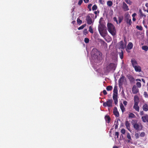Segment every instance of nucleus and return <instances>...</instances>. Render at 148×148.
Returning a JSON list of instances; mask_svg holds the SVG:
<instances>
[{"instance_id": "obj_56", "label": "nucleus", "mask_w": 148, "mask_h": 148, "mask_svg": "<svg viewBox=\"0 0 148 148\" xmlns=\"http://www.w3.org/2000/svg\"><path fill=\"white\" fill-rule=\"evenodd\" d=\"M103 94L104 95H105L107 94V92L106 90H103Z\"/></svg>"}, {"instance_id": "obj_28", "label": "nucleus", "mask_w": 148, "mask_h": 148, "mask_svg": "<svg viewBox=\"0 0 148 148\" xmlns=\"http://www.w3.org/2000/svg\"><path fill=\"white\" fill-rule=\"evenodd\" d=\"M133 47V44L132 42H129L127 45V49L130 50Z\"/></svg>"}, {"instance_id": "obj_11", "label": "nucleus", "mask_w": 148, "mask_h": 148, "mask_svg": "<svg viewBox=\"0 0 148 148\" xmlns=\"http://www.w3.org/2000/svg\"><path fill=\"white\" fill-rule=\"evenodd\" d=\"M141 119L144 123L146 122L148 123V114H146L145 116H142Z\"/></svg>"}, {"instance_id": "obj_12", "label": "nucleus", "mask_w": 148, "mask_h": 148, "mask_svg": "<svg viewBox=\"0 0 148 148\" xmlns=\"http://www.w3.org/2000/svg\"><path fill=\"white\" fill-rule=\"evenodd\" d=\"M122 8L123 10L125 11H127L129 10V8L125 2H123V3Z\"/></svg>"}, {"instance_id": "obj_35", "label": "nucleus", "mask_w": 148, "mask_h": 148, "mask_svg": "<svg viewBox=\"0 0 148 148\" xmlns=\"http://www.w3.org/2000/svg\"><path fill=\"white\" fill-rule=\"evenodd\" d=\"M136 28L137 29L139 30H140V31L142 30H143V27L141 25H140V26L137 25L136 26Z\"/></svg>"}, {"instance_id": "obj_40", "label": "nucleus", "mask_w": 148, "mask_h": 148, "mask_svg": "<svg viewBox=\"0 0 148 148\" xmlns=\"http://www.w3.org/2000/svg\"><path fill=\"white\" fill-rule=\"evenodd\" d=\"M136 85L139 88H140L141 87V83L140 82H138L136 83Z\"/></svg>"}, {"instance_id": "obj_46", "label": "nucleus", "mask_w": 148, "mask_h": 148, "mask_svg": "<svg viewBox=\"0 0 148 148\" xmlns=\"http://www.w3.org/2000/svg\"><path fill=\"white\" fill-rule=\"evenodd\" d=\"M92 5V4H89L88 6V8L89 9L90 11L91 10V6Z\"/></svg>"}, {"instance_id": "obj_18", "label": "nucleus", "mask_w": 148, "mask_h": 148, "mask_svg": "<svg viewBox=\"0 0 148 148\" xmlns=\"http://www.w3.org/2000/svg\"><path fill=\"white\" fill-rule=\"evenodd\" d=\"M131 62L132 63V66L134 68V66H137V62L135 59L131 60Z\"/></svg>"}, {"instance_id": "obj_31", "label": "nucleus", "mask_w": 148, "mask_h": 148, "mask_svg": "<svg viewBox=\"0 0 148 148\" xmlns=\"http://www.w3.org/2000/svg\"><path fill=\"white\" fill-rule=\"evenodd\" d=\"M106 89L107 91H110L112 89V87L111 86H108Z\"/></svg>"}, {"instance_id": "obj_63", "label": "nucleus", "mask_w": 148, "mask_h": 148, "mask_svg": "<svg viewBox=\"0 0 148 148\" xmlns=\"http://www.w3.org/2000/svg\"><path fill=\"white\" fill-rule=\"evenodd\" d=\"M113 148H119L118 147L115 146L114 147H113Z\"/></svg>"}, {"instance_id": "obj_59", "label": "nucleus", "mask_w": 148, "mask_h": 148, "mask_svg": "<svg viewBox=\"0 0 148 148\" xmlns=\"http://www.w3.org/2000/svg\"><path fill=\"white\" fill-rule=\"evenodd\" d=\"M136 15V13H133L132 14V16L133 18L135 17Z\"/></svg>"}, {"instance_id": "obj_60", "label": "nucleus", "mask_w": 148, "mask_h": 148, "mask_svg": "<svg viewBox=\"0 0 148 148\" xmlns=\"http://www.w3.org/2000/svg\"><path fill=\"white\" fill-rule=\"evenodd\" d=\"M85 3H87L88 2L89 0H83Z\"/></svg>"}, {"instance_id": "obj_16", "label": "nucleus", "mask_w": 148, "mask_h": 148, "mask_svg": "<svg viewBox=\"0 0 148 148\" xmlns=\"http://www.w3.org/2000/svg\"><path fill=\"white\" fill-rule=\"evenodd\" d=\"M125 125L126 127V128L127 129L129 130L130 132L131 131L130 130V124L128 122V121H126L125 122Z\"/></svg>"}, {"instance_id": "obj_45", "label": "nucleus", "mask_w": 148, "mask_h": 148, "mask_svg": "<svg viewBox=\"0 0 148 148\" xmlns=\"http://www.w3.org/2000/svg\"><path fill=\"white\" fill-rule=\"evenodd\" d=\"M140 136V135L138 133H136L135 134V136L136 139L138 138Z\"/></svg>"}, {"instance_id": "obj_51", "label": "nucleus", "mask_w": 148, "mask_h": 148, "mask_svg": "<svg viewBox=\"0 0 148 148\" xmlns=\"http://www.w3.org/2000/svg\"><path fill=\"white\" fill-rule=\"evenodd\" d=\"M113 20L114 21H115L116 22V23L117 24H118V21L117 19V18H116V17H114L113 18Z\"/></svg>"}, {"instance_id": "obj_61", "label": "nucleus", "mask_w": 148, "mask_h": 148, "mask_svg": "<svg viewBox=\"0 0 148 148\" xmlns=\"http://www.w3.org/2000/svg\"><path fill=\"white\" fill-rule=\"evenodd\" d=\"M132 20L133 21H135L136 20V19L135 17L133 18Z\"/></svg>"}, {"instance_id": "obj_55", "label": "nucleus", "mask_w": 148, "mask_h": 148, "mask_svg": "<svg viewBox=\"0 0 148 148\" xmlns=\"http://www.w3.org/2000/svg\"><path fill=\"white\" fill-rule=\"evenodd\" d=\"M127 103V102L126 101H123V104L125 106H126Z\"/></svg>"}, {"instance_id": "obj_24", "label": "nucleus", "mask_w": 148, "mask_h": 148, "mask_svg": "<svg viewBox=\"0 0 148 148\" xmlns=\"http://www.w3.org/2000/svg\"><path fill=\"white\" fill-rule=\"evenodd\" d=\"M128 78L129 79L130 81L131 82H133L135 80L134 78L131 75H129L128 77Z\"/></svg>"}, {"instance_id": "obj_52", "label": "nucleus", "mask_w": 148, "mask_h": 148, "mask_svg": "<svg viewBox=\"0 0 148 148\" xmlns=\"http://www.w3.org/2000/svg\"><path fill=\"white\" fill-rule=\"evenodd\" d=\"M125 1L127 4H130L131 3V2L130 0H125Z\"/></svg>"}, {"instance_id": "obj_30", "label": "nucleus", "mask_w": 148, "mask_h": 148, "mask_svg": "<svg viewBox=\"0 0 148 148\" xmlns=\"http://www.w3.org/2000/svg\"><path fill=\"white\" fill-rule=\"evenodd\" d=\"M142 49L145 51H147L148 50V47L147 46H143L142 47Z\"/></svg>"}, {"instance_id": "obj_53", "label": "nucleus", "mask_w": 148, "mask_h": 148, "mask_svg": "<svg viewBox=\"0 0 148 148\" xmlns=\"http://www.w3.org/2000/svg\"><path fill=\"white\" fill-rule=\"evenodd\" d=\"M103 18L101 17L100 18L99 21V23L100 24H102L101 23V22L103 21Z\"/></svg>"}, {"instance_id": "obj_50", "label": "nucleus", "mask_w": 148, "mask_h": 148, "mask_svg": "<svg viewBox=\"0 0 148 148\" xmlns=\"http://www.w3.org/2000/svg\"><path fill=\"white\" fill-rule=\"evenodd\" d=\"M125 132V130L124 129H122L121 130V132L123 134H124Z\"/></svg>"}, {"instance_id": "obj_42", "label": "nucleus", "mask_w": 148, "mask_h": 148, "mask_svg": "<svg viewBox=\"0 0 148 148\" xmlns=\"http://www.w3.org/2000/svg\"><path fill=\"white\" fill-rule=\"evenodd\" d=\"M84 41L85 43H87L89 42V40L88 38H84Z\"/></svg>"}, {"instance_id": "obj_20", "label": "nucleus", "mask_w": 148, "mask_h": 148, "mask_svg": "<svg viewBox=\"0 0 148 148\" xmlns=\"http://www.w3.org/2000/svg\"><path fill=\"white\" fill-rule=\"evenodd\" d=\"M134 101L135 103H138L139 102V98L136 95L134 97Z\"/></svg>"}, {"instance_id": "obj_15", "label": "nucleus", "mask_w": 148, "mask_h": 148, "mask_svg": "<svg viewBox=\"0 0 148 148\" xmlns=\"http://www.w3.org/2000/svg\"><path fill=\"white\" fill-rule=\"evenodd\" d=\"M99 33L101 35L102 37H105L106 35V30H105L102 31H99Z\"/></svg>"}, {"instance_id": "obj_27", "label": "nucleus", "mask_w": 148, "mask_h": 148, "mask_svg": "<svg viewBox=\"0 0 148 148\" xmlns=\"http://www.w3.org/2000/svg\"><path fill=\"white\" fill-rule=\"evenodd\" d=\"M127 138L129 139L128 140V143L130 142L132 140V139L130 134L129 133H127Z\"/></svg>"}, {"instance_id": "obj_7", "label": "nucleus", "mask_w": 148, "mask_h": 148, "mask_svg": "<svg viewBox=\"0 0 148 148\" xmlns=\"http://www.w3.org/2000/svg\"><path fill=\"white\" fill-rule=\"evenodd\" d=\"M99 31L106 30L105 26L103 24H100L98 27Z\"/></svg>"}, {"instance_id": "obj_6", "label": "nucleus", "mask_w": 148, "mask_h": 148, "mask_svg": "<svg viewBox=\"0 0 148 148\" xmlns=\"http://www.w3.org/2000/svg\"><path fill=\"white\" fill-rule=\"evenodd\" d=\"M125 21L127 25L129 26L131 25L132 24V21L131 19V17L130 15L127 14L125 16Z\"/></svg>"}, {"instance_id": "obj_44", "label": "nucleus", "mask_w": 148, "mask_h": 148, "mask_svg": "<svg viewBox=\"0 0 148 148\" xmlns=\"http://www.w3.org/2000/svg\"><path fill=\"white\" fill-rule=\"evenodd\" d=\"M88 31L87 29H84L83 31V33L85 35L88 34Z\"/></svg>"}, {"instance_id": "obj_41", "label": "nucleus", "mask_w": 148, "mask_h": 148, "mask_svg": "<svg viewBox=\"0 0 148 148\" xmlns=\"http://www.w3.org/2000/svg\"><path fill=\"white\" fill-rule=\"evenodd\" d=\"M89 31L91 33H93V29L92 28V27L91 26H90L89 27Z\"/></svg>"}, {"instance_id": "obj_14", "label": "nucleus", "mask_w": 148, "mask_h": 148, "mask_svg": "<svg viewBox=\"0 0 148 148\" xmlns=\"http://www.w3.org/2000/svg\"><path fill=\"white\" fill-rule=\"evenodd\" d=\"M125 79V77L124 76H122L120 78L118 81L119 84V86L120 85H122L123 84L124 82V80Z\"/></svg>"}, {"instance_id": "obj_21", "label": "nucleus", "mask_w": 148, "mask_h": 148, "mask_svg": "<svg viewBox=\"0 0 148 148\" xmlns=\"http://www.w3.org/2000/svg\"><path fill=\"white\" fill-rule=\"evenodd\" d=\"M143 110L145 111H147L148 110V104H145L143 106Z\"/></svg>"}, {"instance_id": "obj_39", "label": "nucleus", "mask_w": 148, "mask_h": 148, "mask_svg": "<svg viewBox=\"0 0 148 148\" xmlns=\"http://www.w3.org/2000/svg\"><path fill=\"white\" fill-rule=\"evenodd\" d=\"M119 19V24L120 23L122 22V21L123 20V17H119L118 18Z\"/></svg>"}, {"instance_id": "obj_37", "label": "nucleus", "mask_w": 148, "mask_h": 148, "mask_svg": "<svg viewBox=\"0 0 148 148\" xmlns=\"http://www.w3.org/2000/svg\"><path fill=\"white\" fill-rule=\"evenodd\" d=\"M97 6L96 5H93L92 8V10L94 11L97 9Z\"/></svg>"}, {"instance_id": "obj_22", "label": "nucleus", "mask_w": 148, "mask_h": 148, "mask_svg": "<svg viewBox=\"0 0 148 148\" xmlns=\"http://www.w3.org/2000/svg\"><path fill=\"white\" fill-rule=\"evenodd\" d=\"M105 118L106 120V122L109 123L110 122L111 119L110 118L108 115H106L105 117Z\"/></svg>"}, {"instance_id": "obj_13", "label": "nucleus", "mask_w": 148, "mask_h": 148, "mask_svg": "<svg viewBox=\"0 0 148 148\" xmlns=\"http://www.w3.org/2000/svg\"><path fill=\"white\" fill-rule=\"evenodd\" d=\"M113 113L115 116L117 117H118L119 116V113L118 111L117 108L115 107L113 110Z\"/></svg>"}, {"instance_id": "obj_48", "label": "nucleus", "mask_w": 148, "mask_h": 148, "mask_svg": "<svg viewBox=\"0 0 148 148\" xmlns=\"http://www.w3.org/2000/svg\"><path fill=\"white\" fill-rule=\"evenodd\" d=\"M144 95L145 97H148V94L147 92H145L144 93Z\"/></svg>"}, {"instance_id": "obj_29", "label": "nucleus", "mask_w": 148, "mask_h": 148, "mask_svg": "<svg viewBox=\"0 0 148 148\" xmlns=\"http://www.w3.org/2000/svg\"><path fill=\"white\" fill-rule=\"evenodd\" d=\"M119 57L120 58L122 59L123 58V51L122 50H121V52H119Z\"/></svg>"}, {"instance_id": "obj_57", "label": "nucleus", "mask_w": 148, "mask_h": 148, "mask_svg": "<svg viewBox=\"0 0 148 148\" xmlns=\"http://www.w3.org/2000/svg\"><path fill=\"white\" fill-rule=\"evenodd\" d=\"M140 115H143L144 114V112L143 111H141L140 112Z\"/></svg>"}, {"instance_id": "obj_17", "label": "nucleus", "mask_w": 148, "mask_h": 148, "mask_svg": "<svg viewBox=\"0 0 148 148\" xmlns=\"http://www.w3.org/2000/svg\"><path fill=\"white\" fill-rule=\"evenodd\" d=\"M138 103H134V105L133 106V108L136 111L138 112L139 111V107L138 106Z\"/></svg>"}, {"instance_id": "obj_2", "label": "nucleus", "mask_w": 148, "mask_h": 148, "mask_svg": "<svg viewBox=\"0 0 148 148\" xmlns=\"http://www.w3.org/2000/svg\"><path fill=\"white\" fill-rule=\"evenodd\" d=\"M132 124L133 125L134 129L137 131H140L142 130L143 127L142 124L140 123H137V120H132Z\"/></svg>"}, {"instance_id": "obj_38", "label": "nucleus", "mask_w": 148, "mask_h": 148, "mask_svg": "<svg viewBox=\"0 0 148 148\" xmlns=\"http://www.w3.org/2000/svg\"><path fill=\"white\" fill-rule=\"evenodd\" d=\"M117 95H118L113 94L112 97H113V99L114 100H116V99H118Z\"/></svg>"}, {"instance_id": "obj_64", "label": "nucleus", "mask_w": 148, "mask_h": 148, "mask_svg": "<svg viewBox=\"0 0 148 148\" xmlns=\"http://www.w3.org/2000/svg\"><path fill=\"white\" fill-rule=\"evenodd\" d=\"M136 81H141L140 79H136Z\"/></svg>"}, {"instance_id": "obj_58", "label": "nucleus", "mask_w": 148, "mask_h": 148, "mask_svg": "<svg viewBox=\"0 0 148 148\" xmlns=\"http://www.w3.org/2000/svg\"><path fill=\"white\" fill-rule=\"evenodd\" d=\"M114 103L115 104V105H116L118 103V99L116 100H114Z\"/></svg>"}, {"instance_id": "obj_33", "label": "nucleus", "mask_w": 148, "mask_h": 148, "mask_svg": "<svg viewBox=\"0 0 148 148\" xmlns=\"http://www.w3.org/2000/svg\"><path fill=\"white\" fill-rule=\"evenodd\" d=\"M113 3L111 1H108L107 2V5L109 6L110 7L112 5Z\"/></svg>"}, {"instance_id": "obj_8", "label": "nucleus", "mask_w": 148, "mask_h": 148, "mask_svg": "<svg viewBox=\"0 0 148 148\" xmlns=\"http://www.w3.org/2000/svg\"><path fill=\"white\" fill-rule=\"evenodd\" d=\"M119 46L120 48L124 49L126 47V44H124L123 41L121 40L119 42Z\"/></svg>"}, {"instance_id": "obj_25", "label": "nucleus", "mask_w": 148, "mask_h": 148, "mask_svg": "<svg viewBox=\"0 0 148 148\" xmlns=\"http://www.w3.org/2000/svg\"><path fill=\"white\" fill-rule=\"evenodd\" d=\"M120 106L122 112L123 113L125 111L124 106L122 103H121L120 104Z\"/></svg>"}, {"instance_id": "obj_5", "label": "nucleus", "mask_w": 148, "mask_h": 148, "mask_svg": "<svg viewBox=\"0 0 148 148\" xmlns=\"http://www.w3.org/2000/svg\"><path fill=\"white\" fill-rule=\"evenodd\" d=\"M112 99H109L106 102H103V106L106 107L108 106L109 107H111L112 106Z\"/></svg>"}, {"instance_id": "obj_4", "label": "nucleus", "mask_w": 148, "mask_h": 148, "mask_svg": "<svg viewBox=\"0 0 148 148\" xmlns=\"http://www.w3.org/2000/svg\"><path fill=\"white\" fill-rule=\"evenodd\" d=\"M116 67V65L114 63H110L106 68V71L108 72H109L111 70L113 69L115 70Z\"/></svg>"}, {"instance_id": "obj_23", "label": "nucleus", "mask_w": 148, "mask_h": 148, "mask_svg": "<svg viewBox=\"0 0 148 148\" xmlns=\"http://www.w3.org/2000/svg\"><path fill=\"white\" fill-rule=\"evenodd\" d=\"M113 92V94L118 95L117 87V86H114Z\"/></svg>"}, {"instance_id": "obj_10", "label": "nucleus", "mask_w": 148, "mask_h": 148, "mask_svg": "<svg viewBox=\"0 0 148 148\" xmlns=\"http://www.w3.org/2000/svg\"><path fill=\"white\" fill-rule=\"evenodd\" d=\"M132 90L134 94H136L139 92V89L135 85L133 86Z\"/></svg>"}, {"instance_id": "obj_34", "label": "nucleus", "mask_w": 148, "mask_h": 148, "mask_svg": "<svg viewBox=\"0 0 148 148\" xmlns=\"http://www.w3.org/2000/svg\"><path fill=\"white\" fill-rule=\"evenodd\" d=\"M86 26V24H84L78 27V29L79 30L82 29H83Z\"/></svg>"}, {"instance_id": "obj_43", "label": "nucleus", "mask_w": 148, "mask_h": 148, "mask_svg": "<svg viewBox=\"0 0 148 148\" xmlns=\"http://www.w3.org/2000/svg\"><path fill=\"white\" fill-rule=\"evenodd\" d=\"M140 136L141 137H143L145 136V133L144 132H142L140 135Z\"/></svg>"}, {"instance_id": "obj_36", "label": "nucleus", "mask_w": 148, "mask_h": 148, "mask_svg": "<svg viewBox=\"0 0 148 148\" xmlns=\"http://www.w3.org/2000/svg\"><path fill=\"white\" fill-rule=\"evenodd\" d=\"M77 23L78 24H81L82 23V21L79 18L77 19Z\"/></svg>"}, {"instance_id": "obj_47", "label": "nucleus", "mask_w": 148, "mask_h": 148, "mask_svg": "<svg viewBox=\"0 0 148 148\" xmlns=\"http://www.w3.org/2000/svg\"><path fill=\"white\" fill-rule=\"evenodd\" d=\"M115 136H116V138H119V132H116L115 133Z\"/></svg>"}, {"instance_id": "obj_26", "label": "nucleus", "mask_w": 148, "mask_h": 148, "mask_svg": "<svg viewBox=\"0 0 148 148\" xmlns=\"http://www.w3.org/2000/svg\"><path fill=\"white\" fill-rule=\"evenodd\" d=\"M128 115V117L129 118H136V116L135 115L132 113H129Z\"/></svg>"}, {"instance_id": "obj_9", "label": "nucleus", "mask_w": 148, "mask_h": 148, "mask_svg": "<svg viewBox=\"0 0 148 148\" xmlns=\"http://www.w3.org/2000/svg\"><path fill=\"white\" fill-rule=\"evenodd\" d=\"M86 20L87 22V23L88 25H91L92 23V20L89 15L87 16Z\"/></svg>"}, {"instance_id": "obj_1", "label": "nucleus", "mask_w": 148, "mask_h": 148, "mask_svg": "<svg viewBox=\"0 0 148 148\" xmlns=\"http://www.w3.org/2000/svg\"><path fill=\"white\" fill-rule=\"evenodd\" d=\"M91 54L92 57L97 60H100L102 58V53L95 48H94L92 49Z\"/></svg>"}, {"instance_id": "obj_3", "label": "nucleus", "mask_w": 148, "mask_h": 148, "mask_svg": "<svg viewBox=\"0 0 148 148\" xmlns=\"http://www.w3.org/2000/svg\"><path fill=\"white\" fill-rule=\"evenodd\" d=\"M107 27L108 31L112 36L115 35L116 34V30L114 26L111 23H108Z\"/></svg>"}, {"instance_id": "obj_62", "label": "nucleus", "mask_w": 148, "mask_h": 148, "mask_svg": "<svg viewBox=\"0 0 148 148\" xmlns=\"http://www.w3.org/2000/svg\"><path fill=\"white\" fill-rule=\"evenodd\" d=\"M141 80L143 82H144V83H145V81L144 79H142Z\"/></svg>"}, {"instance_id": "obj_49", "label": "nucleus", "mask_w": 148, "mask_h": 148, "mask_svg": "<svg viewBox=\"0 0 148 148\" xmlns=\"http://www.w3.org/2000/svg\"><path fill=\"white\" fill-rule=\"evenodd\" d=\"M83 2L82 0H79L78 2V5H80Z\"/></svg>"}, {"instance_id": "obj_32", "label": "nucleus", "mask_w": 148, "mask_h": 148, "mask_svg": "<svg viewBox=\"0 0 148 148\" xmlns=\"http://www.w3.org/2000/svg\"><path fill=\"white\" fill-rule=\"evenodd\" d=\"M139 12L140 14V16L141 17H143L144 16L145 17H146V15H145L144 14H143V13L141 9L139 10Z\"/></svg>"}, {"instance_id": "obj_54", "label": "nucleus", "mask_w": 148, "mask_h": 148, "mask_svg": "<svg viewBox=\"0 0 148 148\" xmlns=\"http://www.w3.org/2000/svg\"><path fill=\"white\" fill-rule=\"evenodd\" d=\"M114 125L118 126V125H119V123H118V120H117V121H115Z\"/></svg>"}, {"instance_id": "obj_19", "label": "nucleus", "mask_w": 148, "mask_h": 148, "mask_svg": "<svg viewBox=\"0 0 148 148\" xmlns=\"http://www.w3.org/2000/svg\"><path fill=\"white\" fill-rule=\"evenodd\" d=\"M136 71L140 72L141 71V67L139 66H134V68Z\"/></svg>"}]
</instances>
